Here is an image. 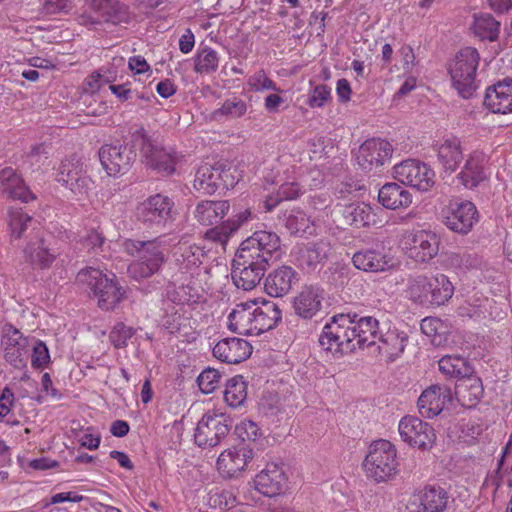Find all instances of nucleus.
Returning a JSON list of instances; mask_svg holds the SVG:
<instances>
[{
  "instance_id": "1",
  "label": "nucleus",
  "mask_w": 512,
  "mask_h": 512,
  "mask_svg": "<svg viewBox=\"0 0 512 512\" xmlns=\"http://www.w3.org/2000/svg\"><path fill=\"white\" fill-rule=\"evenodd\" d=\"M409 300L422 306H441L454 294V286L441 273L410 276L405 290Z\"/></svg>"
},
{
  "instance_id": "2",
  "label": "nucleus",
  "mask_w": 512,
  "mask_h": 512,
  "mask_svg": "<svg viewBox=\"0 0 512 512\" xmlns=\"http://www.w3.org/2000/svg\"><path fill=\"white\" fill-rule=\"evenodd\" d=\"M76 282L82 288L89 289L98 298V306L106 311L114 309L126 293L115 274H106L93 267L81 269L77 273Z\"/></svg>"
},
{
  "instance_id": "3",
  "label": "nucleus",
  "mask_w": 512,
  "mask_h": 512,
  "mask_svg": "<svg viewBox=\"0 0 512 512\" xmlns=\"http://www.w3.org/2000/svg\"><path fill=\"white\" fill-rule=\"evenodd\" d=\"M354 318L356 313H341L331 317L319 336L320 347L334 356H343L357 349Z\"/></svg>"
},
{
  "instance_id": "4",
  "label": "nucleus",
  "mask_w": 512,
  "mask_h": 512,
  "mask_svg": "<svg viewBox=\"0 0 512 512\" xmlns=\"http://www.w3.org/2000/svg\"><path fill=\"white\" fill-rule=\"evenodd\" d=\"M124 248L129 255L137 258L128 267V273L134 279L148 278L156 274L166 261L165 248L158 239H127Z\"/></svg>"
},
{
  "instance_id": "5",
  "label": "nucleus",
  "mask_w": 512,
  "mask_h": 512,
  "mask_svg": "<svg viewBox=\"0 0 512 512\" xmlns=\"http://www.w3.org/2000/svg\"><path fill=\"white\" fill-rule=\"evenodd\" d=\"M480 55L473 47L462 48L449 63L448 72L453 87L458 94L465 98H471L476 89V71L479 65Z\"/></svg>"
},
{
  "instance_id": "6",
  "label": "nucleus",
  "mask_w": 512,
  "mask_h": 512,
  "mask_svg": "<svg viewBox=\"0 0 512 512\" xmlns=\"http://www.w3.org/2000/svg\"><path fill=\"white\" fill-rule=\"evenodd\" d=\"M397 453L394 445L388 440L380 439L370 445L369 452L363 461L368 478L375 482H385L397 472Z\"/></svg>"
},
{
  "instance_id": "7",
  "label": "nucleus",
  "mask_w": 512,
  "mask_h": 512,
  "mask_svg": "<svg viewBox=\"0 0 512 512\" xmlns=\"http://www.w3.org/2000/svg\"><path fill=\"white\" fill-rule=\"evenodd\" d=\"M132 141L139 146L142 162L147 168L163 175H171L175 172V153L152 140L144 128L132 134Z\"/></svg>"
},
{
  "instance_id": "8",
  "label": "nucleus",
  "mask_w": 512,
  "mask_h": 512,
  "mask_svg": "<svg viewBox=\"0 0 512 512\" xmlns=\"http://www.w3.org/2000/svg\"><path fill=\"white\" fill-rule=\"evenodd\" d=\"M269 267L251 253L237 249L231 265L232 282L238 289L250 291L259 285Z\"/></svg>"
},
{
  "instance_id": "9",
  "label": "nucleus",
  "mask_w": 512,
  "mask_h": 512,
  "mask_svg": "<svg viewBox=\"0 0 512 512\" xmlns=\"http://www.w3.org/2000/svg\"><path fill=\"white\" fill-rule=\"evenodd\" d=\"M440 215L442 224L461 236L468 235L480 219L476 205L469 200H450Z\"/></svg>"
},
{
  "instance_id": "10",
  "label": "nucleus",
  "mask_w": 512,
  "mask_h": 512,
  "mask_svg": "<svg viewBox=\"0 0 512 512\" xmlns=\"http://www.w3.org/2000/svg\"><path fill=\"white\" fill-rule=\"evenodd\" d=\"M232 420L216 410L208 411L198 421L194 432V442L200 448H213L220 444L230 432Z\"/></svg>"
},
{
  "instance_id": "11",
  "label": "nucleus",
  "mask_w": 512,
  "mask_h": 512,
  "mask_svg": "<svg viewBox=\"0 0 512 512\" xmlns=\"http://www.w3.org/2000/svg\"><path fill=\"white\" fill-rule=\"evenodd\" d=\"M174 201L163 194H155L140 203L136 218L144 226L161 231L174 219Z\"/></svg>"
},
{
  "instance_id": "12",
  "label": "nucleus",
  "mask_w": 512,
  "mask_h": 512,
  "mask_svg": "<svg viewBox=\"0 0 512 512\" xmlns=\"http://www.w3.org/2000/svg\"><path fill=\"white\" fill-rule=\"evenodd\" d=\"M133 144L116 143L104 144L98 152L99 159L103 169L109 176H119L126 174L136 160L137 154Z\"/></svg>"
},
{
  "instance_id": "13",
  "label": "nucleus",
  "mask_w": 512,
  "mask_h": 512,
  "mask_svg": "<svg viewBox=\"0 0 512 512\" xmlns=\"http://www.w3.org/2000/svg\"><path fill=\"white\" fill-rule=\"evenodd\" d=\"M238 249L251 253L265 264L278 260L282 254L281 239L273 231L259 230L243 240Z\"/></svg>"
},
{
  "instance_id": "14",
  "label": "nucleus",
  "mask_w": 512,
  "mask_h": 512,
  "mask_svg": "<svg viewBox=\"0 0 512 512\" xmlns=\"http://www.w3.org/2000/svg\"><path fill=\"white\" fill-rule=\"evenodd\" d=\"M403 244L408 256L418 263H427L439 252V238L430 230H412L403 236Z\"/></svg>"
},
{
  "instance_id": "15",
  "label": "nucleus",
  "mask_w": 512,
  "mask_h": 512,
  "mask_svg": "<svg viewBox=\"0 0 512 512\" xmlns=\"http://www.w3.org/2000/svg\"><path fill=\"white\" fill-rule=\"evenodd\" d=\"M393 177L400 183L416 188L419 191H428L435 183L434 171L425 163L408 159L393 167Z\"/></svg>"
},
{
  "instance_id": "16",
  "label": "nucleus",
  "mask_w": 512,
  "mask_h": 512,
  "mask_svg": "<svg viewBox=\"0 0 512 512\" xmlns=\"http://www.w3.org/2000/svg\"><path fill=\"white\" fill-rule=\"evenodd\" d=\"M398 428L402 440L412 447L427 450L433 446L436 439L432 426L416 416L403 417Z\"/></svg>"
},
{
  "instance_id": "17",
  "label": "nucleus",
  "mask_w": 512,
  "mask_h": 512,
  "mask_svg": "<svg viewBox=\"0 0 512 512\" xmlns=\"http://www.w3.org/2000/svg\"><path fill=\"white\" fill-rule=\"evenodd\" d=\"M392 145L383 139H368L358 149L356 160L361 169L370 172L390 161Z\"/></svg>"
},
{
  "instance_id": "18",
  "label": "nucleus",
  "mask_w": 512,
  "mask_h": 512,
  "mask_svg": "<svg viewBox=\"0 0 512 512\" xmlns=\"http://www.w3.org/2000/svg\"><path fill=\"white\" fill-rule=\"evenodd\" d=\"M453 401V393L449 386L435 384L426 388L418 398L417 405L424 418H433Z\"/></svg>"
},
{
  "instance_id": "19",
  "label": "nucleus",
  "mask_w": 512,
  "mask_h": 512,
  "mask_svg": "<svg viewBox=\"0 0 512 512\" xmlns=\"http://www.w3.org/2000/svg\"><path fill=\"white\" fill-rule=\"evenodd\" d=\"M57 181L62 183L75 195H84L92 185V180L86 175L83 169V163L75 158L62 161Z\"/></svg>"
},
{
  "instance_id": "20",
  "label": "nucleus",
  "mask_w": 512,
  "mask_h": 512,
  "mask_svg": "<svg viewBox=\"0 0 512 512\" xmlns=\"http://www.w3.org/2000/svg\"><path fill=\"white\" fill-rule=\"evenodd\" d=\"M253 449L245 444L223 451L217 459V468L224 478L237 477L253 459Z\"/></svg>"
},
{
  "instance_id": "21",
  "label": "nucleus",
  "mask_w": 512,
  "mask_h": 512,
  "mask_svg": "<svg viewBox=\"0 0 512 512\" xmlns=\"http://www.w3.org/2000/svg\"><path fill=\"white\" fill-rule=\"evenodd\" d=\"M332 247L328 240L320 239L308 242L297 251L299 266L306 272L320 270L331 253Z\"/></svg>"
},
{
  "instance_id": "22",
  "label": "nucleus",
  "mask_w": 512,
  "mask_h": 512,
  "mask_svg": "<svg viewBox=\"0 0 512 512\" xmlns=\"http://www.w3.org/2000/svg\"><path fill=\"white\" fill-rule=\"evenodd\" d=\"M255 488L267 497H274L283 493L287 488V477L281 466L268 463L255 480Z\"/></svg>"
},
{
  "instance_id": "23",
  "label": "nucleus",
  "mask_w": 512,
  "mask_h": 512,
  "mask_svg": "<svg viewBox=\"0 0 512 512\" xmlns=\"http://www.w3.org/2000/svg\"><path fill=\"white\" fill-rule=\"evenodd\" d=\"M88 8L94 12L103 23L120 25L130 22L128 6L118 0H84Z\"/></svg>"
},
{
  "instance_id": "24",
  "label": "nucleus",
  "mask_w": 512,
  "mask_h": 512,
  "mask_svg": "<svg viewBox=\"0 0 512 512\" xmlns=\"http://www.w3.org/2000/svg\"><path fill=\"white\" fill-rule=\"evenodd\" d=\"M251 354V344L237 337L222 339L213 348V356L228 364H238L249 358Z\"/></svg>"
},
{
  "instance_id": "25",
  "label": "nucleus",
  "mask_w": 512,
  "mask_h": 512,
  "mask_svg": "<svg viewBox=\"0 0 512 512\" xmlns=\"http://www.w3.org/2000/svg\"><path fill=\"white\" fill-rule=\"evenodd\" d=\"M484 106L492 113L512 112V79L506 78L486 89Z\"/></svg>"
},
{
  "instance_id": "26",
  "label": "nucleus",
  "mask_w": 512,
  "mask_h": 512,
  "mask_svg": "<svg viewBox=\"0 0 512 512\" xmlns=\"http://www.w3.org/2000/svg\"><path fill=\"white\" fill-rule=\"evenodd\" d=\"M324 290L318 286L307 285L293 300V309L297 316L312 319L322 308Z\"/></svg>"
},
{
  "instance_id": "27",
  "label": "nucleus",
  "mask_w": 512,
  "mask_h": 512,
  "mask_svg": "<svg viewBox=\"0 0 512 512\" xmlns=\"http://www.w3.org/2000/svg\"><path fill=\"white\" fill-rule=\"evenodd\" d=\"M353 265L365 272H384L394 266L393 259L383 249H362L354 253Z\"/></svg>"
},
{
  "instance_id": "28",
  "label": "nucleus",
  "mask_w": 512,
  "mask_h": 512,
  "mask_svg": "<svg viewBox=\"0 0 512 512\" xmlns=\"http://www.w3.org/2000/svg\"><path fill=\"white\" fill-rule=\"evenodd\" d=\"M484 393L482 380L475 372L468 373L458 379L455 384V396L457 401L465 408H474L481 400Z\"/></svg>"
},
{
  "instance_id": "29",
  "label": "nucleus",
  "mask_w": 512,
  "mask_h": 512,
  "mask_svg": "<svg viewBox=\"0 0 512 512\" xmlns=\"http://www.w3.org/2000/svg\"><path fill=\"white\" fill-rule=\"evenodd\" d=\"M485 157L472 153L466 159L464 166L457 175L458 181L466 188L473 190L488 179L485 169Z\"/></svg>"
},
{
  "instance_id": "30",
  "label": "nucleus",
  "mask_w": 512,
  "mask_h": 512,
  "mask_svg": "<svg viewBox=\"0 0 512 512\" xmlns=\"http://www.w3.org/2000/svg\"><path fill=\"white\" fill-rule=\"evenodd\" d=\"M296 281L297 272L292 267L283 265L268 274L264 289L272 297H283L289 293Z\"/></svg>"
},
{
  "instance_id": "31",
  "label": "nucleus",
  "mask_w": 512,
  "mask_h": 512,
  "mask_svg": "<svg viewBox=\"0 0 512 512\" xmlns=\"http://www.w3.org/2000/svg\"><path fill=\"white\" fill-rule=\"evenodd\" d=\"M407 341L406 333L389 328L386 332L381 331L374 347L379 354L386 356L392 362L404 352Z\"/></svg>"
},
{
  "instance_id": "32",
  "label": "nucleus",
  "mask_w": 512,
  "mask_h": 512,
  "mask_svg": "<svg viewBox=\"0 0 512 512\" xmlns=\"http://www.w3.org/2000/svg\"><path fill=\"white\" fill-rule=\"evenodd\" d=\"M29 340L22 336L21 332L14 330L8 337L4 350L5 360L16 369H25L30 352Z\"/></svg>"
},
{
  "instance_id": "33",
  "label": "nucleus",
  "mask_w": 512,
  "mask_h": 512,
  "mask_svg": "<svg viewBox=\"0 0 512 512\" xmlns=\"http://www.w3.org/2000/svg\"><path fill=\"white\" fill-rule=\"evenodd\" d=\"M0 184L2 192L12 199L20 200L24 203L34 199L33 193L12 167H5L0 171Z\"/></svg>"
},
{
  "instance_id": "34",
  "label": "nucleus",
  "mask_w": 512,
  "mask_h": 512,
  "mask_svg": "<svg viewBox=\"0 0 512 512\" xmlns=\"http://www.w3.org/2000/svg\"><path fill=\"white\" fill-rule=\"evenodd\" d=\"M253 313V328L257 335L273 329L282 317L278 305L269 300L262 301L259 306L253 303Z\"/></svg>"
},
{
  "instance_id": "35",
  "label": "nucleus",
  "mask_w": 512,
  "mask_h": 512,
  "mask_svg": "<svg viewBox=\"0 0 512 512\" xmlns=\"http://www.w3.org/2000/svg\"><path fill=\"white\" fill-rule=\"evenodd\" d=\"M229 209L230 203L227 200H204L197 204L194 217L200 224L211 226L220 223Z\"/></svg>"
},
{
  "instance_id": "36",
  "label": "nucleus",
  "mask_w": 512,
  "mask_h": 512,
  "mask_svg": "<svg viewBox=\"0 0 512 512\" xmlns=\"http://www.w3.org/2000/svg\"><path fill=\"white\" fill-rule=\"evenodd\" d=\"M378 201L386 209L407 208L412 203V195L398 183L384 184L378 192Z\"/></svg>"
},
{
  "instance_id": "37",
  "label": "nucleus",
  "mask_w": 512,
  "mask_h": 512,
  "mask_svg": "<svg viewBox=\"0 0 512 512\" xmlns=\"http://www.w3.org/2000/svg\"><path fill=\"white\" fill-rule=\"evenodd\" d=\"M438 161L442 168L449 173L454 172L463 160L461 141L457 137L444 139L436 145Z\"/></svg>"
},
{
  "instance_id": "38",
  "label": "nucleus",
  "mask_w": 512,
  "mask_h": 512,
  "mask_svg": "<svg viewBox=\"0 0 512 512\" xmlns=\"http://www.w3.org/2000/svg\"><path fill=\"white\" fill-rule=\"evenodd\" d=\"M355 339L357 348L364 349L374 347L382 329L379 328V321L372 316H359L354 318Z\"/></svg>"
},
{
  "instance_id": "39",
  "label": "nucleus",
  "mask_w": 512,
  "mask_h": 512,
  "mask_svg": "<svg viewBox=\"0 0 512 512\" xmlns=\"http://www.w3.org/2000/svg\"><path fill=\"white\" fill-rule=\"evenodd\" d=\"M337 213L345 225L361 228L368 226L372 221V208L363 203H350L338 206Z\"/></svg>"
},
{
  "instance_id": "40",
  "label": "nucleus",
  "mask_w": 512,
  "mask_h": 512,
  "mask_svg": "<svg viewBox=\"0 0 512 512\" xmlns=\"http://www.w3.org/2000/svg\"><path fill=\"white\" fill-rule=\"evenodd\" d=\"M450 496L440 486H426L419 493L418 512H443L449 503Z\"/></svg>"
},
{
  "instance_id": "41",
  "label": "nucleus",
  "mask_w": 512,
  "mask_h": 512,
  "mask_svg": "<svg viewBox=\"0 0 512 512\" xmlns=\"http://www.w3.org/2000/svg\"><path fill=\"white\" fill-rule=\"evenodd\" d=\"M250 214L248 209L236 214L220 225L208 229L205 232V238L213 242L225 244L228 238L248 220Z\"/></svg>"
},
{
  "instance_id": "42",
  "label": "nucleus",
  "mask_w": 512,
  "mask_h": 512,
  "mask_svg": "<svg viewBox=\"0 0 512 512\" xmlns=\"http://www.w3.org/2000/svg\"><path fill=\"white\" fill-rule=\"evenodd\" d=\"M23 253L26 262L40 269L49 268L56 259V254L50 251L44 239L27 243Z\"/></svg>"
},
{
  "instance_id": "43",
  "label": "nucleus",
  "mask_w": 512,
  "mask_h": 512,
  "mask_svg": "<svg viewBox=\"0 0 512 512\" xmlns=\"http://www.w3.org/2000/svg\"><path fill=\"white\" fill-rule=\"evenodd\" d=\"M229 329L239 334H255L253 304L241 303L229 314Z\"/></svg>"
},
{
  "instance_id": "44",
  "label": "nucleus",
  "mask_w": 512,
  "mask_h": 512,
  "mask_svg": "<svg viewBox=\"0 0 512 512\" xmlns=\"http://www.w3.org/2000/svg\"><path fill=\"white\" fill-rule=\"evenodd\" d=\"M219 183L218 163L215 165L206 163L197 169L193 182L197 191L212 195L219 191Z\"/></svg>"
},
{
  "instance_id": "45",
  "label": "nucleus",
  "mask_w": 512,
  "mask_h": 512,
  "mask_svg": "<svg viewBox=\"0 0 512 512\" xmlns=\"http://www.w3.org/2000/svg\"><path fill=\"white\" fill-rule=\"evenodd\" d=\"M473 369L470 363L459 355H446L439 360V370L445 375L456 377L457 380L468 376Z\"/></svg>"
},
{
  "instance_id": "46",
  "label": "nucleus",
  "mask_w": 512,
  "mask_h": 512,
  "mask_svg": "<svg viewBox=\"0 0 512 512\" xmlns=\"http://www.w3.org/2000/svg\"><path fill=\"white\" fill-rule=\"evenodd\" d=\"M247 398V383L242 375H236L226 383L224 399L226 403L237 408L241 406Z\"/></svg>"
},
{
  "instance_id": "47",
  "label": "nucleus",
  "mask_w": 512,
  "mask_h": 512,
  "mask_svg": "<svg viewBox=\"0 0 512 512\" xmlns=\"http://www.w3.org/2000/svg\"><path fill=\"white\" fill-rule=\"evenodd\" d=\"M247 108L246 102L241 98H228L222 103L221 107L213 111L212 117L217 121L223 119H238L246 114Z\"/></svg>"
},
{
  "instance_id": "48",
  "label": "nucleus",
  "mask_w": 512,
  "mask_h": 512,
  "mask_svg": "<svg viewBox=\"0 0 512 512\" xmlns=\"http://www.w3.org/2000/svg\"><path fill=\"white\" fill-rule=\"evenodd\" d=\"M219 66L217 52L206 46L198 50L194 57V70L199 74H211L216 72Z\"/></svg>"
},
{
  "instance_id": "49",
  "label": "nucleus",
  "mask_w": 512,
  "mask_h": 512,
  "mask_svg": "<svg viewBox=\"0 0 512 512\" xmlns=\"http://www.w3.org/2000/svg\"><path fill=\"white\" fill-rule=\"evenodd\" d=\"M474 31L481 39L494 41L499 35L500 22L490 14H481L475 17Z\"/></svg>"
},
{
  "instance_id": "50",
  "label": "nucleus",
  "mask_w": 512,
  "mask_h": 512,
  "mask_svg": "<svg viewBox=\"0 0 512 512\" xmlns=\"http://www.w3.org/2000/svg\"><path fill=\"white\" fill-rule=\"evenodd\" d=\"M33 218L24 213L22 209H11L9 211V227L12 239H20L26 231L28 224Z\"/></svg>"
},
{
  "instance_id": "51",
  "label": "nucleus",
  "mask_w": 512,
  "mask_h": 512,
  "mask_svg": "<svg viewBox=\"0 0 512 512\" xmlns=\"http://www.w3.org/2000/svg\"><path fill=\"white\" fill-rule=\"evenodd\" d=\"M284 227L289 231L290 234L295 235L298 233H304L307 228L308 219L303 212L300 211H285L282 217Z\"/></svg>"
},
{
  "instance_id": "52",
  "label": "nucleus",
  "mask_w": 512,
  "mask_h": 512,
  "mask_svg": "<svg viewBox=\"0 0 512 512\" xmlns=\"http://www.w3.org/2000/svg\"><path fill=\"white\" fill-rule=\"evenodd\" d=\"M221 378L222 375L217 369L208 367L197 377V384L204 394H210L219 386Z\"/></svg>"
},
{
  "instance_id": "53",
  "label": "nucleus",
  "mask_w": 512,
  "mask_h": 512,
  "mask_svg": "<svg viewBox=\"0 0 512 512\" xmlns=\"http://www.w3.org/2000/svg\"><path fill=\"white\" fill-rule=\"evenodd\" d=\"M134 334L135 330L132 327L118 322L110 331L109 340L115 348H124L128 345V340L131 339Z\"/></svg>"
},
{
  "instance_id": "54",
  "label": "nucleus",
  "mask_w": 512,
  "mask_h": 512,
  "mask_svg": "<svg viewBox=\"0 0 512 512\" xmlns=\"http://www.w3.org/2000/svg\"><path fill=\"white\" fill-rule=\"evenodd\" d=\"M50 362L48 347L41 340H35L32 346L31 364L34 368H41Z\"/></svg>"
},
{
  "instance_id": "55",
  "label": "nucleus",
  "mask_w": 512,
  "mask_h": 512,
  "mask_svg": "<svg viewBox=\"0 0 512 512\" xmlns=\"http://www.w3.org/2000/svg\"><path fill=\"white\" fill-rule=\"evenodd\" d=\"M248 84L255 91H279V88L276 86L275 82L266 75L264 70H259L254 75H252L248 80Z\"/></svg>"
},
{
  "instance_id": "56",
  "label": "nucleus",
  "mask_w": 512,
  "mask_h": 512,
  "mask_svg": "<svg viewBox=\"0 0 512 512\" xmlns=\"http://www.w3.org/2000/svg\"><path fill=\"white\" fill-rule=\"evenodd\" d=\"M331 97V89L324 84H320L314 87L309 99L308 105L311 108L322 107Z\"/></svg>"
},
{
  "instance_id": "57",
  "label": "nucleus",
  "mask_w": 512,
  "mask_h": 512,
  "mask_svg": "<svg viewBox=\"0 0 512 512\" xmlns=\"http://www.w3.org/2000/svg\"><path fill=\"white\" fill-rule=\"evenodd\" d=\"M219 174V191L228 190L237 184V179L233 174L231 167L226 168L225 165L218 163Z\"/></svg>"
},
{
  "instance_id": "58",
  "label": "nucleus",
  "mask_w": 512,
  "mask_h": 512,
  "mask_svg": "<svg viewBox=\"0 0 512 512\" xmlns=\"http://www.w3.org/2000/svg\"><path fill=\"white\" fill-rule=\"evenodd\" d=\"M104 242V235L96 230L90 231L82 240L83 246L93 252L101 250Z\"/></svg>"
},
{
  "instance_id": "59",
  "label": "nucleus",
  "mask_w": 512,
  "mask_h": 512,
  "mask_svg": "<svg viewBox=\"0 0 512 512\" xmlns=\"http://www.w3.org/2000/svg\"><path fill=\"white\" fill-rule=\"evenodd\" d=\"M14 399L13 391L9 387H5L0 395V418L8 415Z\"/></svg>"
},
{
  "instance_id": "60",
  "label": "nucleus",
  "mask_w": 512,
  "mask_h": 512,
  "mask_svg": "<svg viewBox=\"0 0 512 512\" xmlns=\"http://www.w3.org/2000/svg\"><path fill=\"white\" fill-rule=\"evenodd\" d=\"M200 255L203 256L202 250L199 247H189L182 253L183 261L187 262L186 268L190 266L198 267L202 261Z\"/></svg>"
},
{
  "instance_id": "61",
  "label": "nucleus",
  "mask_w": 512,
  "mask_h": 512,
  "mask_svg": "<svg viewBox=\"0 0 512 512\" xmlns=\"http://www.w3.org/2000/svg\"><path fill=\"white\" fill-rule=\"evenodd\" d=\"M109 89L121 102L131 100L134 97V91L129 88L128 83L119 85L111 84Z\"/></svg>"
},
{
  "instance_id": "62",
  "label": "nucleus",
  "mask_w": 512,
  "mask_h": 512,
  "mask_svg": "<svg viewBox=\"0 0 512 512\" xmlns=\"http://www.w3.org/2000/svg\"><path fill=\"white\" fill-rule=\"evenodd\" d=\"M240 429L243 430V432L240 433L243 440L255 441L260 435V430L253 421L243 422Z\"/></svg>"
},
{
  "instance_id": "63",
  "label": "nucleus",
  "mask_w": 512,
  "mask_h": 512,
  "mask_svg": "<svg viewBox=\"0 0 512 512\" xmlns=\"http://www.w3.org/2000/svg\"><path fill=\"white\" fill-rule=\"evenodd\" d=\"M351 86L347 79L342 78L337 81L336 94L341 103H347L351 98Z\"/></svg>"
},
{
  "instance_id": "64",
  "label": "nucleus",
  "mask_w": 512,
  "mask_h": 512,
  "mask_svg": "<svg viewBox=\"0 0 512 512\" xmlns=\"http://www.w3.org/2000/svg\"><path fill=\"white\" fill-rule=\"evenodd\" d=\"M128 67L135 74H142L150 70V66L144 57L138 55L129 58Z\"/></svg>"
}]
</instances>
